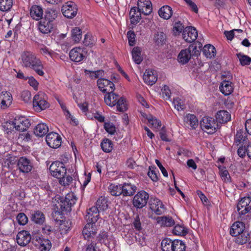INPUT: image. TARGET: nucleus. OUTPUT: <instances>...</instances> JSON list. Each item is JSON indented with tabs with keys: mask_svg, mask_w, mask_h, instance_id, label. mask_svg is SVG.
Instances as JSON below:
<instances>
[{
	"mask_svg": "<svg viewBox=\"0 0 251 251\" xmlns=\"http://www.w3.org/2000/svg\"><path fill=\"white\" fill-rule=\"evenodd\" d=\"M143 79L148 85H152L157 80L156 72L151 69L146 70L143 76Z\"/></svg>",
	"mask_w": 251,
	"mask_h": 251,
	"instance_id": "nucleus-20",
	"label": "nucleus"
},
{
	"mask_svg": "<svg viewBox=\"0 0 251 251\" xmlns=\"http://www.w3.org/2000/svg\"><path fill=\"white\" fill-rule=\"evenodd\" d=\"M149 123L155 128L158 129L161 126V121L157 119L155 117L151 115H149L147 117Z\"/></svg>",
	"mask_w": 251,
	"mask_h": 251,
	"instance_id": "nucleus-50",
	"label": "nucleus"
},
{
	"mask_svg": "<svg viewBox=\"0 0 251 251\" xmlns=\"http://www.w3.org/2000/svg\"><path fill=\"white\" fill-rule=\"evenodd\" d=\"M97 85L100 90L104 93L113 92L115 89L113 82L105 78H99Z\"/></svg>",
	"mask_w": 251,
	"mask_h": 251,
	"instance_id": "nucleus-13",
	"label": "nucleus"
},
{
	"mask_svg": "<svg viewBox=\"0 0 251 251\" xmlns=\"http://www.w3.org/2000/svg\"><path fill=\"white\" fill-rule=\"evenodd\" d=\"M235 242L239 245H244L250 240V235L248 231H244L242 233L235 236Z\"/></svg>",
	"mask_w": 251,
	"mask_h": 251,
	"instance_id": "nucleus-37",
	"label": "nucleus"
},
{
	"mask_svg": "<svg viewBox=\"0 0 251 251\" xmlns=\"http://www.w3.org/2000/svg\"><path fill=\"white\" fill-rule=\"evenodd\" d=\"M197 44H198L199 47L200 48L201 46V44L200 42H198L195 44H191L188 49H186V50H188L190 51L191 56H198V54H200L199 50L197 49V46L196 45Z\"/></svg>",
	"mask_w": 251,
	"mask_h": 251,
	"instance_id": "nucleus-54",
	"label": "nucleus"
},
{
	"mask_svg": "<svg viewBox=\"0 0 251 251\" xmlns=\"http://www.w3.org/2000/svg\"><path fill=\"white\" fill-rule=\"evenodd\" d=\"M33 105L40 110H44L49 107V103L44 99L43 95H36L33 98Z\"/></svg>",
	"mask_w": 251,
	"mask_h": 251,
	"instance_id": "nucleus-22",
	"label": "nucleus"
},
{
	"mask_svg": "<svg viewBox=\"0 0 251 251\" xmlns=\"http://www.w3.org/2000/svg\"><path fill=\"white\" fill-rule=\"evenodd\" d=\"M94 206L97 207L100 212L104 211L108 208L107 201L104 197H101L97 201L96 206Z\"/></svg>",
	"mask_w": 251,
	"mask_h": 251,
	"instance_id": "nucleus-45",
	"label": "nucleus"
},
{
	"mask_svg": "<svg viewBox=\"0 0 251 251\" xmlns=\"http://www.w3.org/2000/svg\"><path fill=\"white\" fill-rule=\"evenodd\" d=\"M30 14L33 19L38 21L43 18V10L40 6L33 5L30 8Z\"/></svg>",
	"mask_w": 251,
	"mask_h": 251,
	"instance_id": "nucleus-31",
	"label": "nucleus"
},
{
	"mask_svg": "<svg viewBox=\"0 0 251 251\" xmlns=\"http://www.w3.org/2000/svg\"><path fill=\"white\" fill-rule=\"evenodd\" d=\"M97 239L100 243L103 244L109 248L110 243L112 241L113 237L109 235L107 232L102 230L100 232Z\"/></svg>",
	"mask_w": 251,
	"mask_h": 251,
	"instance_id": "nucleus-29",
	"label": "nucleus"
},
{
	"mask_svg": "<svg viewBox=\"0 0 251 251\" xmlns=\"http://www.w3.org/2000/svg\"><path fill=\"white\" fill-rule=\"evenodd\" d=\"M76 199L73 194H68L65 197H62L55 204V214L61 215L63 212L71 211V207L76 202Z\"/></svg>",
	"mask_w": 251,
	"mask_h": 251,
	"instance_id": "nucleus-4",
	"label": "nucleus"
},
{
	"mask_svg": "<svg viewBox=\"0 0 251 251\" xmlns=\"http://www.w3.org/2000/svg\"><path fill=\"white\" fill-rule=\"evenodd\" d=\"M56 17L57 13L56 11L54 9H49L45 11L44 17L42 19L52 23Z\"/></svg>",
	"mask_w": 251,
	"mask_h": 251,
	"instance_id": "nucleus-48",
	"label": "nucleus"
},
{
	"mask_svg": "<svg viewBox=\"0 0 251 251\" xmlns=\"http://www.w3.org/2000/svg\"><path fill=\"white\" fill-rule=\"evenodd\" d=\"M173 103L175 108L178 111L184 110L186 107L183 101L179 98H176L174 100Z\"/></svg>",
	"mask_w": 251,
	"mask_h": 251,
	"instance_id": "nucleus-60",
	"label": "nucleus"
},
{
	"mask_svg": "<svg viewBox=\"0 0 251 251\" xmlns=\"http://www.w3.org/2000/svg\"><path fill=\"white\" fill-rule=\"evenodd\" d=\"M17 166L20 171L24 173L30 172L33 168L31 161L25 157H21L18 159Z\"/></svg>",
	"mask_w": 251,
	"mask_h": 251,
	"instance_id": "nucleus-14",
	"label": "nucleus"
},
{
	"mask_svg": "<svg viewBox=\"0 0 251 251\" xmlns=\"http://www.w3.org/2000/svg\"><path fill=\"white\" fill-rule=\"evenodd\" d=\"M127 36L128 40V44L130 46H133L135 43V34L133 31H129L127 33Z\"/></svg>",
	"mask_w": 251,
	"mask_h": 251,
	"instance_id": "nucleus-63",
	"label": "nucleus"
},
{
	"mask_svg": "<svg viewBox=\"0 0 251 251\" xmlns=\"http://www.w3.org/2000/svg\"><path fill=\"white\" fill-rule=\"evenodd\" d=\"M12 0H0V10L7 11L9 10L12 6Z\"/></svg>",
	"mask_w": 251,
	"mask_h": 251,
	"instance_id": "nucleus-51",
	"label": "nucleus"
},
{
	"mask_svg": "<svg viewBox=\"0 0 251 251\" xmlns=\"http://www.w3.org/2000/svg\"><path fill=\"white\" fill-rule=\"evenodd\" d=\"M173 241L171 239L166 238L164 239L161 242V248L162 251H173Z\"/></svg>",
	"mask_w": 251,
	"mask_h": 251,
	"instance_id": "nucleus-47",
	"label": "nucleus"
},
{
	"mask_svg": "<svg viewBox=\"0 0 251 251\" xmlns=\"http://www.w3.org/2000/svg\"><path fill=\"white\" fill-rule=\"evenodd\" d=\"M12 95L10 92H2L0 94V105L1 108L5 109L9 106L12 102Z\"/></svg>",
	"mask_w": 251,
	"mask_h": 251,
	"instance_id": "nucleus-23",
	"label": "nucleus"
},
{
	"mask_svg": "<svg viewBox=\"0 0 251 251\" xmlns=\"http://www.w3.org/2000/svg\"><path fill=\"white\" fill-rule=\"evenodd\" d=\"M184 122L189 125L191 128L195 129L198 126V120L193 114H188L184 117Z\"/></svg>",
	"mask_w": 251,
	"mask_h": 251,
	"instance_id": "nucleus-33",
	"label": "nucleus"
},
{
	"mask_svg": "<svg viewBox=\"0 0 251 251\" xmlns=\"http://www.w3.org/2000/svg\"><path fill=\"white\" fill-rule=\"evenodd\" d=\"M190 51L188 50H182L178 54L177 60L182 64L187 63L191 58Z\"/></svg>",
	"mask_w": 251,
	"mask_h": 251,
	"instance_id": "nucleus-39",
	"label": "nucleus"
},
{
	"mask_svg": "<svg viewBox=\"0 0 251 251\" xmlns=\"http://www.w3.org/2000/svg\"><path fill=\"white\" fill-rule=\"evenodd\" d=\"M183 39L187 42L195 41L198 37V32L193 26H187L185 28L182 33Z\"/></svg>",
	"mask_w": 251,
	"mask_h": 251,
	"instance_id": "nucleus-15",
	"label": "nucleus"
},
{
	"mask_svg": "<svg viewBox=\"0 0 251 251\" xmlns=\"http://www.w3.org/2000/svg\"><path fill=\"white\" fill-rule=\"evenodd\" d=\"M71 37L75 43H78L82 37V32L81 29L79 27H75L71 30Z\"/></svg>",
	"mask_w": 251,
	"mask_h": 251,
	"instance_id": "nucleus-43",
	"label": "nucleus"
},
{
	"mask_svg": "<svg viewBox=\"0 0 251 251\" xmlns=\"http://www.w3.org/2000/svg\"><path fill=\"white\" fill-rule=\"evenodd\" d=\"M237 208L239 220H248L251 218V192L239 201Z\"/></svg>",
	"mask_w": 251,
	"mask_h": 251,
	"instance_id": "nucleus-3",
	"label": "nucleus"
},
{
	"mask_svg": "<svg viewBox=\"0 0 251 251\" xmlns=\"http://www.w3.org/2000/svg\"><path fill=\"white\" fill-rule=\"evenodd\" d=\"M70 59L75 62H80L85 57L83 50L79 47L74 48L69 53Z\"/></svg>",
	"mask_w": 251,
	"mask_h": 251,
	"instance_id": "nucleus-17",
	"label": "nucleus"
},
{
	"mask_svg": "<svg viewBox=\"0 0 251 251\" xmlns=\"http://www.w3.org/2000/svg\"><path fill=\"white\" fill-rule=\"evenodd\" d=\"M151 209L156 215H161L165 211V207L162 201L155 197H151L149 201Z\"/></svg>",
	"mask_w": 251,
	"mask_h": 251,
	"instance_id": "nucleus-10",
	"label": "nucleus"
},
{
	"mask_svg": "<svg viewBox=\"0 0 251 251\" xmlns=\"http://www.w3.org/2000/svg\"><path fill=\"white\" fill-rule=\"evenodd\" d=\"M49 169L51 175L57 178L66 175L67 169L65 165L59 161L52 163Z\"/></svg>",
	"mask_w": 251,
	"mask_h": 251,
	"instance_id": "nucleus-6",
	"label": "nucleus"
},
{
	"mask_svg": "<svg viewBox=\"0 0 251 251\" xmlns=\"http://www.w3.org/2000/svg\"><path fill=\"white\" fill-rule=\"evenodd\" d=\"M31 239V237L30 234L28 231L26 230L20 231L17 235V242L20 246H26L29 243Z\"/></svg>",
	"mask_w": 251,
	"mask_h": 251,
	"instance_id": "nucleus-18",
	"label": "nucleus"
},
{
	"mask_svg": "<svg viewBox=\"0 0 251 251\" xmlns=\"http://www.w3.org/2000/svg\"><path fill=\"white\" fill-rule=\"evenodd\" d=\"M142 49L139 47H134L132 49L131 54L134 62L137 64H140L143 60L141 55Z\"/></svg>",
	"mask_w": 251,
	"mask_h": 251,
	"instance_id": "nucleus-35",
	"label": "nucleus"
},
{
	"mask_svg": "<svg viewBox=\"0 0 251 251\" xmlns=\"http://www.w3.org/2000/svg\"><path fill=\"white\" fill-rule=\"evenodd\" d=\"M157 223L161 226H171L175 224V222L172 217L162 216L156 219Z\"/></svg>",
	"mask_w": 251,
	"mask_h": 251,
	"instance_id": "nucleus-38",
	"label": "nucleus"
},
{
	"mask_svg": "<svg viewBox=\"0 0 251 251\" xmlns=\"http://www.w3.org/2000/svg\"><path fill=\"white\" fill-rule=\"evenodd\" d=\"M137 9L145 15H149L152 11V4L150 0H138Z\"/></svg>",
	"mask_w": 251,
	"mask_h": 251,
	"instance_id": "nucleus-16",
	"label": "nucleus"
},
{
	"mask_svg": "<svg viewBox=\"0 0 251 251\" xmlns=\"http://www.w3.org/2000/svg\"><path fill=\"white\" fill-rule=\"evenodd\" d=\"M21 59L22 66L34 70L40 76L44 75L42 62L34 53L29 51H25L21 54Z\"/></svg>",
	"mask_w": 251,
	"mask_h": 251,
	"instance_id": "nucleus-1",
	"label": "nucleus"
},
{
	"mask_svg": "<svg viewBox=\"0 0 251 251\" xmlns=\"http://www.w3.org/2000/svg\"><path fill=\"white\" fill-rule=\"evenodd\" d=\"M104 101L110 107L116 105L117 110L120 112H124L127 109L125 98L120 97L113 91L109 92L105 95Z\"/></svg>",
	"mask_w": 251,
	"mask_h": 251,
	"instance_id": "nucleus-2",
	"label": "nucleus"
},
{
	"mask_svg": "<svg viewBox=\"0 0 251 251\" xmlns=\"http://www.w3.org/2000/svg\"><path fill=\"white\" fill-rule=\"evenodd\" d=\"M101 148L105 152H110L113 149V144L111 140L108 139H104L101 144Z\"/></svg>",
	"mask_w": 251,
	"mask_h": 251,
	"instance_id": "nucleus-46",
	"label": "nucleus"
},
{
	"mask_svg": "<svg viewBox=\"0 0 251 251\" xmlns=\"http://www.w3.org/2000/svg\"><path fill=\"white\" fill-rule=\"evenodd\" d=\"M201 129L208 134L215 133L218 128L216 120L210 117H204L200 122Z\"/></svg>",
	"mask_w": 251,
	"mask_h": 251,
	"instance_id": "nucleus-5",
	"label": "nucleus"
},
{
	"mask_svg": "<svg viewBox=\"0 0 251 251\" xmlns=\"http://www.w3.org/2000/svg\"><path fill=\"white\" fill-rule=\"evenodd\" d=\"M61 11L63 15L66 18L72 19L75 16L77 12V7L75 3L69 1L62 7Z\"/></svg>",
	"mask_w": 251,
	"mask_h": 251,
	"instance_id": "nucleus-8",
	"label": "nucleus"
},
{
	"mask_svg": "<svg viewBox=\"0 0 251 251\" xmlns=\"http://www.w3.org/2000/svg\"><path fill=\"white\" fill-rule=\"evenodd\" d=\"M95 224L87 223L82 230V235L85 239L88 241H93L96 236L97 230Z\"/></svg>",
	"mask_w": 251,
	"mask_h": 251,
	"instance_id": "nucleus-12",
	"label": "nucleus"
},
{
	"mask_svg": "<svg viewBox=\"0 0 251 251\" xmlns=\"http://www.w3.org/2000/svg\"><path fill=\"white\" fill-rule=\"evenodd\" d=\"M237 56L242 66L249 65L250 64L251 62V58L249 56L244 55L241 53H237Z\"/></svg>",
	"mask_w": 251,
	"mask_h": 251,
	"instance_id": "nucleus-52",
	"label": "nucleus"
},
{
	"mask_svg": "<svg viewBox=\"0 0 251 251\" xmlns=\"http://www.w3.org/2000/svg\"><path fill=\"white\" fill-rule=\"evenodd\" d=\"M16 219L19 225L24 226L28 222V218L26 215L24 213H19Z\"/></svg>",
	"mask_w": 251,
	"mask_h": 251,
	"instance_id": "nucleus-56",
	"label": "nucleus"
},
{
	"mask_svg": "<svg viewBox=\"0 0 251 251\" xmlns=\"http://www.w3.org/2000/svg\"><path fill=\"white\" fill-rule=\"evenodd\" d=\"M166 40V34L161 31H157L154 35V41L158 46H162L165 44Z\"/></svg>",
	"mask_w": 251,
	"mask_h": 251,
	"instance_id": "nucleus-44",
	"label": "nucleus"
},
{
	"mask_svg": "<svg viewBox=\"0 0 251 251\" xmlns=\"http://www.w3.org/2000/svg\"><path fill=\"white\" fill-rule=\"evenodd\" d=\"M149 199V195L145 191H140L136 194L133 200V205L138 208H142L147 203Z\"/></svg>",
	"mask_w": 251,
	"mask_h": 251,
	"instance_id": "nucleus-7",
	"label": "nucleus"
},
{
	"mask_svg": "<svg viewBox=\"0 0 251 251\" xmlns=\"http://www.w3.org/2000/svg\"><path fill=\"white\" fill-rule=\"evenodd\" d=\"M109 192L113 196H119L122 195V184H111L108 186Z\"/></svg>",
	"mask_w": 251,
	"mask_h": 251,
	"instance_id": "nucleus-42",
	"label": "nucleus"
},
{
	"mask_svg": "<svg viewBox=\"0 0 251 251\" xmlns=\"http://www.w3.org/2000/svg\"><path fill=\"white\" fill-rule=\"evenodd\" d=\"M84 72L86 75H89L90 77L92 79H96L99 78L100 76H102L104 75V71L102 70L96 71H91L89 70H85Z\"/></svg>",
	"mask_w": 251,
	"mask_h": 251,
	"instance_id": "nucleus-55",
	"label": "nucleus"
},
{
	"mask_svg": "<svg viewBox=\"0 0 251 251\" xmlns=\"http://www.w3.org/2000/svg\"><path fill=\"white\" fill-rule=\"evenodd\" d=\"M219 89L224 95L228 96L233 92V84L228 80H223L221 83Z\"/></svg>",
	"mask_w": 251,
	"mask_h": 251,
	"instance_id": "nucleus-25",
	"label": "nucleus"
},
{
	"mask_svg": "<svg viewBox=\"0 0 251 251\" xmlns=\"http://www.w3.org/2000/svg\"><path fill=\"white\" fill-rule=\"evenodd\" d=\"M216 121L220 123H226L230 120V114L226 110L219 111L216 115Z\"/></svg>",
	"mask_w": 251,
	"mask_h": 251,
	"instance_id": "nucleus-32",
	"label": "nucleus"
},
{
	"mask_svg": "<svg viewBox=\"0 0 251 251\" xmlns=\"http://www.w3.org/2000/svg\"><path fill=\"white\" fill-rule=\"evenodd\" d=\"M104 128L105 130L111 135H113L116 132L115 126L112 123H105L104 125Z\"/></svg>",
	"mask_w": 251,
	"mask_h": 251,
	"instance_id": "nucleus-59",
	"label": "nucleus"
},
{
	"mask_svg": "<svg viewBox=\"0 0 251 251\" xmlns=\"http://www.w3.org/2000/svg\"><path fill=\"white\" fill-rule=\"evenodd\" d=\"M46 141L49 147L56 149L61 146L62 138L57 133L52 132L47 134Z\"/></svg>",
	"mask_w": 251,
	"mask_h": 251,
	"instance_id": "nucleus-9",
	"label": "nucleus"
},
{
	"mask_svg": "<svg viewBox=\"0 0 251 251\" xmlns=\"http://www.w3.org/2000/svg\"><path fill=\"white\" fill-rule=\"evenodd\" d=\"M173 29L175 34L176 35L177 34H178L181 33L185 28L183 24L179 21L175 23Z\"/></svg>",
	"mask_w": 251,
	"mask_h": 251,
	"instance_id": "nucleus-61",
	"label": "nucleus"
},
{
	"mask_svg": "<svg viewBox=\"0 0 251 251\" xmlns=\"http://www.w3.org/2000/svg\"><path fill=\"white\" fill-rule=\"evenodd\" d=\"M173 245V251H185V245L181 240H174Z\"/></svg>",
	"mask_w": 251,
	"mask_h": 251,
	"instance_id": "nucleus-49",
	"label": "nucleus"
},
{
	"mask_svg": "<svg viewBox=\"0 0 251 251\" xmlns=\"http://www.w3.org/2000/svg\"><path fill=\"white\" fill-rule=\"evenodd\" d=\"M100 212L97 207L94 206H92L87 210L85 219L89 221V223L95 224V223L99 219Z\"/></svg>",
	"mask_w": 251,
	"mask_h": 251,
	"instance_id": "nucleus-21",
	"label": "nucleus"
},
{
	"mask_svg": "<svg viewBox=\"0 0 251 251\" xmlns=\"http://www.w3.org/2000/svg\"><path fill=\"white\" fill-rule=\"evenodd\" d=\"M173 233L176 235H184L187 234L188 231L184 227L179 225H176L173 229Z\"/></svg>",
	"mask_w": 251,
	"mask_h": 251,
	"instance_id": "nucleus-57",
	"label": "nucleus"
},
{
	"mask_svg": "<svg viewBox=\"0 0 251 251\" xmlns=\"http://www.w3.org/2000/svg\"><path fill=\"white\" fill-rule=\"evenodd\" d=\"M60 224V230L62 233H66L68 231L71 226V222L70 221H61Z\"/></svg>",
	"mask_w": 251,
	"mask_h": 251,
	"instance_id": "nucleus-58",
	"label": "nucleus"
},
{
	"mask_svg": "<svg viewBox=\"0 0 251 251\" xmlns=\"http://www.w3.org/2000/svg\"><path fill=\"white\" fill-rule=\"evenodd\" d=\"M49 131L48 126L45 124L41 123L34 129V134L38 137H43Z\"/></svg>",
	"mask_w": 251,
	"mask_h": 251,
	"instance_id": "nucleus-36",
	"label": "nucleus"
},
{
	"mask_svg": "<svg viewBox=\"0 0 251 251\" xmlns=\"http://www.w3.org/2000/svg\"><path fill=\"white\" fill-rule=\"evenodd\" d=\"M141 12L136 7H133L129 12L130 22L131 24L136 25L141 19Z\"/></svg>",
	"mask_w": 251,
	"mask_h": 251,
	"instance_id": "nucleus-28",
	"label": "nucleus"
},
{
	"mask_svg": "<svg viewBox=\"0 0 251 251\" xmlns=\"http://www.w3.org/2000/svg\"><path fill=\"white\" fill-rule=\"evenodd\" d=\"M21 98L25 102H28L31 99V94L28 91H24L21 94Z\"/></svg>",
	"mask_w": 251,
	"mask_h": 251,
	"instance_id": "nucleus-64",
	"label": "nucleus"
},
{
	"mask_svg": "<svg viewBox=\"0 0 251 251\" xmlns=\"http://www.w3.org/2000/svg\"><path fill=\"white\" fill-rule=\"evenodd\" d=\"M31 220L36 224L42 225L45 221L44 213L40 210L32 211L31 213Z\"/></svg>",
	"mask_w": 251,
	"mask_h": 251,
	"instance_id": "nucleus-30",
	"label": "nucleus"
},
{
	"mask_svg": "<svg viewBox=\"0 0 251 251\" xmlns=\"http://www.w3.org/2000/svg\"><path fill=\"white\" fill-rule=\"evenodd\" d=\"M158 13L160 17L168 20L171 17L173 14V10L170 6L164 5L159 9Z\"/></svg>",
	"mask_w": 251,
	"mask_h": 251,
	"instance_id": "nucleus-34",
	"label": "nucleus"
},
{
	"mask_svg": "<svg viewBox=\"0 0 251 251\" xmlns=\"http://www.w3.org/2000/svg\"><path fill=\"white\" fill-rule=\"evenodd\" d=\"M248 141L247 136L246 135V133L244 132L243 130L240 129L238 130L235 139V142L237 145H239L241 143L243 144H246Z\"/></svg>",
	"mask_w": 251,
	"mask_h": 251,
	"instance_id": "nucleus-41",
	"label": "nucleus"
},
{
	"mask_svg": "<svg viewBox=\"0 0 251 251\" xmlns=\"http://www.w3.org/2000/svg\"><path fill=\"white\" fill-rule=\"evenodd\" d=\"M14 125L16 126V130L19 131H25L30 126L28 119L25 117H16L14 120Z\"/></svg>",
	"mask_w": 251,
	"mask_h": 251,
	"instance_id": "nucleus-11",
	"label": "nucleus"
},
{
	"mask_svg": "<svg viewBox=\"0 0 251 251\" xmlns=\"http://www.w3.org/2000/svg\"><path fill=\"white\" fill-rule=\"evenodd\" d=\"M53 25L52 23L42 19L39 23L38 28L39 31L43 34L50 33L53 29Z\"/></svg>",
	"mask_w": 251,
	"mask_h": 251,
	"instance_id": "nucleus-27",
	"label": "nucleus"
},
{
	"mask_svg": "<svg viewBox=\"0 0 251 251\" xmlns=\"http://www.w3.org/2000/svg\"><path fill=\"white\" fill-rule=\"evenodd\" d=\"M161 92L162 94V97L164 99L166 100H168L170 99L171 93L168 86L164 85L163 87L161 89Z\"/></svg>",
	"mask_w": 251,
	"mask_h": 251,
	"instance_id": "nucleus-62",
	"label": "nucleus"
},
{
	"mask_svg": "<svg viewBox=\"0 0 251 251\" xmlns=\"http://www.w3.org/2000/svg\"><path fill=\"white\" fill-rule=\"evenodd\" d=\"M202 52L203 54L209 58H211L215 57L216 50L215 47L211 45H206L204 46Z\"/></svg>",
	"mask_w": 251,
	"mask_h": 251,
	"instance_id": "nucleus-40",
	"label": "nucleus"
},
{
	"mask_svg": "<svg viewBox=\"0 0 251 251\" xmlns=\"http://www.w3.org/2000/svg\"><path fill=\"white\" fill-rule=\"evenodd\" d=\"M245 225L243 222L237 221L234 223L230 229V234L232 236H236L245 231Z\"/></svg>",
	"mask_w": 251,
	"mask_h": 251,
	"instance_id": "nucleus-24",
	"label": "nucleus"
},
{
	"mask_svg": "<svg viewBox=\"0 0 251 251\" xmlns=\"http://www.w3.org/2000/svg\"><path fill=\"white\" fill-rule=\"evenodd\" d=\"M96 40L95 38L91 34L87 33L84 35V39L83 41V44L85 46H92L95 44Z\"/></svg>",
	"mask_w": 251,
	"mask_h": 251,
	"instance_id": "nucleus-53",
	"label": "nucleus"
},
{
	"mask_svg": "<svg viewBox=\"0 0 251 251\" xmlns=\"http://www.w3.org/2000/svg\"><path fill=\"white\" fill-rule=\"evenodd\" d=\"M122 195L123 196H133L137 190V187L130 183H124L122 184Z\"/></svg>",
	"mask_w": 251,
	"mask_h": 251,
	"instance_id": "nucleus-26",
	"label": "nucleus"
},
{
	"mask_svg": "<svg viewBox=\"0 0 251 251\" xmlns=\"http://www.w3.org/2000/svg\"><path fill=\"white\" fill-rule=\"evenodd\" d=\"M35 242V246L38 247L40 251H49L51 248V244L50 240L43 237L36 236Z\"/></svg>",
	"mask_w": 251,
	"mask_h": 251,
	"instance_id": "nucleus-19",
	"label": "nucleus"
}]
</instances>
